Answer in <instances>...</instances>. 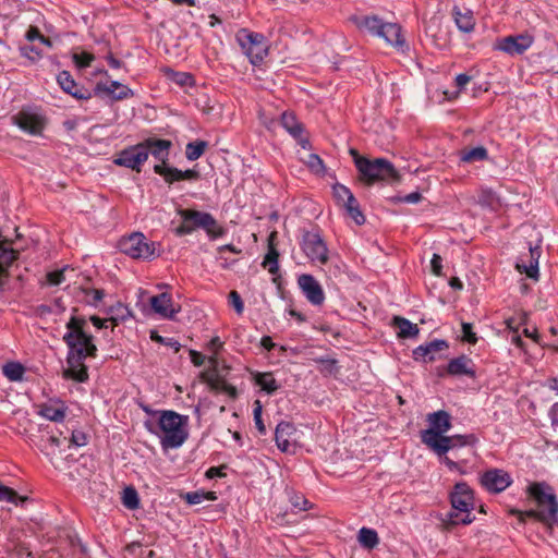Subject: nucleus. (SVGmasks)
Listing matches in <instances>:
<instances>
[{"mask_svg":"<svg viewBox=\"0 0 558 558\" xmlns=\"http://www.w3.org/2000/svg\"><path fill=\"white\" fill-rule=\"evenodd\" d=\"M77 307L72 308V316L65 325L66 332L62 337L63 342L68 347V368L63 371V378L72 379L76 383H86L89 375L85 360L87 357H97L98 349L94 342V336L85 330L87 325L86 318L77 316Z\"/></svg>","mask_w":558,"mask_h":558,"instance_id":"obj_1","label":"nucleus"},{"mask_svg":"<svg viewBox=\"0 0 558 558\" xmlns=\"http://www.w3.org/2000/svg\"><path fill=\"white\" fill-rule=\"evenodd\" d=\"M170 146L171 142L168 140L148 138L120 151L114 158V163L141 172L143 165L151 157L153 169L157 174H196L192 170L182 171L168 167Z\"/></svg>","mask_w":558,"mask_h":558,"instance_id":"obj_2","label":"nucleus"},{"mask_svg":"<svg viewBox=\"0 0 558 558\" xmlns=\"http://www.w3.org/2000/svg\"><path fill=\"white\" fill-rule=\"evenodd\" d=\"M146 429L160 437L163 449L181 447L189 437V416L172 410L159 411L157 425L150 421L144 423Z\"/></svg>","mask_w":558,"mask_h":558,"instance_id":"obj_3","label":"nucleus"},{"mask_svg":"<svg viewBox=\"0 0 558 558\" xmlns=\"http://www.w3.org/2000/svg\"><path fill=\"white\" fill-rule=\"evenodd\" d=\"M178 213L182 222L175 229L177 235L190 234L198 228L205 230L210 239H218L226 234V229L209 213L194 209H180Z\"/></svg>","mask_w":558,"mask_h":558,"instance_id":"obj_4","label":"nucleus"},{"mask_svg":"<svg viewBox=\"0 0 558 558\" xmlns=\"http://www.w3.org/2000/svg\"><path fill=\"white\" fill-rule=\"evenodd\" d=\"M351 20L357 28L384 38L391 46L397 48L404 46L401 27L396 23H385L376 15L353 16Z\"/></svg>","mask_w":558,"mask_h":558,"instance_id":"obj_5","label":"nucleus"},{"mask_svg":"<svg viewBox=\"0 0 558 558\" xmlns=\"http://www.w3.org/2000/svg\"><path fill=\"white\" fill-rule=\"evenodd\" d=\"M529 498L533 499L538 509H543L547 517L558 520V499L554 488L546 482H533L526 487Z\"/></svg>","mask_w":558,"mask_h":558,"instance_id":"obj_6","label":"nucleus"},{"mask_svg":"<svg viewBox=\"0 0 558 558\" xmlns=\"http://www.w3.org/2000/svg\"><path fill=\"white\" fill-rule=\"evenodd\" d=\"M118 247L123 254L132 258L148 259L158 256L156 243L149 242L141 232H134L128 238H122Z\"/></svg>","mask_w":558,"mask_h":558,"instance_id":"obj_7","label":"nucleus"},{"mask_svg":"<svg viewBox=\"0 0 558 558\" xmlns=\"http://www.w3.org/2000/svg\"><path fill=\"white\" fill-rule=\"evenodd\" d=\"M236 40L252 64L262 62L268 52V47L262 34L243 28L236 33Z\"/></svg>","mask_w":558,"mask_h":558,"instance_id":"obj_8","label":"nucleus"},{"mask_svg":"<svg viewBox=\"0 0 558 558\" xmlns=\"http://www.w3.org/2000/svg\"><path fill=\"white\" fill-rule=\"evenodd\" d=\"M360 174H399L400 169L386 158H368L354 148L349 150Z\"/></svg>","mask_w":558,"mask_h":558,"instance_id":"obj_9","label":"nucleus"},{"mask_svg":"<svg viewBox=\"0 0 558 558\" xmlns=\"http://www.w3.org/2000/svg\"><path fill=\"white\" fill-rule=\"evenodd\" d=\"M301 248L304 254L312 260L319 264L328 262V248L318 232L303 231Z\"/></svg>","mask_w":558,"mask_h":558,"instance_id":"obj_10","label":"nucleus"},{"mask_svg":"<svg viewBox=\"0 0 558 558\" xmlns=\"http://www.w3.org/2000/svg\"><path fill=\"white\" fill-rule=\"evenodd\" d=\"M208 363L209 369L203 374V379L208 384L210 389L217 392H225L231 399H236V388L230 385L222 376L219 375V359L216 356H209Z\"/></svg>","mask_w":558,"mask_h":558,"instance_id":"obj_11","label":"nucleus"},{"mask_svg":"<svg viewBox=\"0 0 558 558\" xmlns=\"http://www.w3.org/2000/svg\"><path fill=\"white\" fill-rule=\"evenodd\" d=\"M481 485L490 494H499L506 490L513 480L509 472L502 469H489L480 477Z\"/></svg>","mask_w":558,"mask_h":558,"instance_id":"obj_12","label":"nucleus"},{"mask_svg":"<svg viewBox=\"0 0 558 558\" xmlns=\"http://www.w3.org/2000/svg\"><path fill=\"white\" fill-rule=\"evenodd\" d=\"M534 38L529 33H522L515 36H507L498 39L494 49L506 52L510 56L522 54L525 52L533 44Z\"/></svg>","mask_w":558,"mask_h":558,"instance_id":"obj_13","label":"nucleus"},{"mask_svg":"<svg viewBox=\"0 0 558 558\" xmlns=\"http://www.w3.org/2000/svg\"><path fill=\"white\" fill-rule=\"evenodd\" d=\"M450 504L453 510L469 512L474 508V493L465 483H457L450 493Z\"/></svg>","mask_w":558,"mask_h":558,"instance_id":"obj_14","label":"nucleus"},{"mask_svg":"<svg viewBox=\"0 0 558 558\" xmlns=\"http://www.w3.org/2000/svg\"><path fill=\"white\" fill-rule=\"evenodd\" d=\"M298 284L312 305L319 306L324 303L325 292L314 276L310 274L300 275L298 277Z\"/></svg>","mask_w":558,"mask_h":558,"instance_id":"obj_15","label":"nucleus"},{"mask_svg":"<svg viewBox=\"0 0 558 558\" xmlns=\"http://www.w3.org/2000/svg\"><path fill=\"white\" fill-rule=\"evenodd\" d=\"M427 421L429 422V428L421 432V439L426 437H435L438 434H445L449 432L452 427L451 424V415L445 411L439 410L427 415Z\"/></svg>","mask_w":558,"mask_h":558,"instance_id":"obj_16","label":"nucleus"},{"mask_svg":"<svg viewBox=\"0 0 558 558\" xmlns=\"http://www.w3.org/2000/svg\"><path fill=\"white\" fill-rule=\"evenodd\" d=\"M12 119L22 131L31 135H39L45 128L44 117L36 112L22 110Z\"/></svg>","mask_w":558,"mask_h":558,"instance_id":"obj_17","label":"nucleus"},{"mask_svg":"<svg viewBox=\"0 0 558 558\" xmlns=\"http://www.w3.org/2000/svg\"><path fill=\"white\" fill-rule=\"evenodd\" d=\"M541 257V247L529 245V253L520 256L515 264V268L521 272L525 274L529 278L537 280L538 272V259Z\"/></svg>","mask_w":558,"mask_h":558,"instance_id":"obj_18","label":"nucleus"},{"mask_svg":"<svg viewBox=\"0 0 558 558\" xmlns=\"http://www.w3.org/2000/svg\"><path fill=\"white\" fill-rule=\"evenodd\" d=\"M153 311L166 319H175V315L181 311V306L174 307L172 295L168 292L154 295L149 299Z\"/></svg>","mask_w":558,"mask_h":558,"instance_id":"obj_19","label":"nucleus"},{"mask_svg":"<svg viewBox=\"0 0 558 558\" xmlns=\"http://www.w3.org/2000/svg\"><path fill=\"white\" fill-rule=\"evenodd\" d=\"M296 434V428L290 422L281 421L275 430V441L278 449L282 452L292 453L294 452L295 439L292 438Z\"/></svg>","mask_w":558,"mask_h":558,"instance_id":"obj_20","label":"nucleus"},{"mask_svg":"<svg viewBox=\"0 0 558 558\" xmlns=\"http://www.w3.org/2000/svg\"><path fill=\"white\" fill-rule=\"evenodd\" d=\"M448 348L449 343L446 340L435 339L415 348L412 352L413 359L424 363L433 362L437 360V353L446 351Z\"/></svg>","mask_w":558,"mask_h":558,"instance_id":"obj_21","label":"nucleus"},{"mask_svg":"<svg viewBox=\"0 0 558 558\" xmlns=\"http://www.w3.org/2000/svg\"><path fill=\"white\" fill-rule=\"evenodd\" d=\"M445 372L450 376H468L470 378L476 377L475 364L471 357L465 354H461L458 357L451 359Z\"/></svg>","mask_w":558,"mask_h":558,"instance_id":"obj_22","label":"nucleus"},{"mask_svg":"<svg viewBox=\"0 0 558 558\" xmlns=\"http://www.w3.org/2000/svg\"><path fill=\"white\" fill-rule=\"evenodd\" d=\"M280 123L284 130L298 141L302 148L306 149L310 146L303 124L298 121L296 117L292 112H283Z\"/></svg>","mask_w":558,"mask_h":558,"instance_id":"obj_23","label":"nucleus"},{"mask_svg":"<svg viewBox=\"0 0 558 558\" xmlns=\"http://www.w3.org/2000/svg\"><path fill=\"white\" fill-rule=\"evenodd\" d=\"M96 90L110 96L114 100H122L133 95L132 90L117 81L110 83H98Z\"/></svg>","mask_w":558,"mask_h":558,"instance_id":"obj_24","label":"nucleus"},{"mask_svg":"<svg viewBox=\"0 0 558 558\" xmlns=\"http://www.w3.org/2000/svg\"><path fill=\"white\" fill-rule=\"evenodd\" d=\"M421 441L439 457L445 456L449 450L454 448V445H452V436H446L445 434H438V436L435 437H426L421 439Z\"/></svg>","mask_w":558,"mask_h":558,"instance_id":"obj_25","label":"nucleus"},{"mask_svg":"<svg viewBox=\"0 0 558 558\" xmlns=\"http://www.w3.org/2000/svg\"><path fill=\"white\" fill-rule=\"evenodd\" d=\"M279 256H280V254H279L277 247H269V250H267V253L264 256V259L262 262V267L268 269V271L274 276L272 282L278 287V289L281 288Z\"/></svg>","mask_w":558,"mask_h":558,"instance_id":"obj_26","label":"nucleus"},{"mask_svg":"<svg viewBox=\"0 0 558 558\" xmlns=\"http://www.w3.org/2000/svg\"><path fill=\"white\" fill-rule=\"evenodd\" d=\"M392 326L398 328L397 336L400 339H411L417 337L420 329L416 324L401 316H393Z\"/></svg>","mask_w":558,"mask_h":558,"instance_id":"obj_27","label":"nucleus"},{"mask_svg":"<svg viewBox=\"0 0 558 558\" xmlns=\"http://www.w3.org/2000/svg\"><path fill=\"white\" fill-rule=\"evenodd\" d=\"M57 82L65 93L72 95L73 97H75L77 99L89 98V95H87L82 89L76 88V83L69 72H66V71L60 72L59 75L57 76Z\"/></svg>","mask_w":558,"mask_h":558,"instance_id":"obj_28","label":"nucleus"},{"mask_svg":"<svg viewBox=\"0 0 558 558\" xmlns=\"http://www.w3.org/2000/svg\"><path fill=\"white\" fill-rule=\"evenodd\" d=\"M66 439L68 438L65 436L61 438L60 436L53 434L48 436H41L39 444L37 446L44 454L52 458L53 456L57 454L58 449Z\"/></svg>","mask_w":558,"mask_h":558,"instance_id":"obj_29","label":"nucleus"},{"mask_svg":"<svg viewBox=\"0 0 558 558\" xmlns=\"http://www.w3.org/2000/svg\"><path fill=\"white\" fill-rule=\"evenodd\" d=\"M253 380L256 386H259L262 390L267 392L268 395H274L279 388L280 385L275 379L272 373H253Z\"/></svg>","mask_w":558,"mask_h":558,"instance_id":"obj_30","label":"nucleus"},{"mask_svg":"<svg viewBox=\"0 0 558 558\" xmlns=\"http://www.w3.org/2000/svg\"><path fill=\"white\" fill-rule=\"evenodd\" d=\"M452 14L454 17V22L460 31L465 33H470L471 31H473L475 22L470 10L464 9L462 11L460 8L454 7Z\"/></svg>","mask_w":558,"mask_h":558,"instance_id":"obj_31","label":"nucleus"},{"mask_svg":"<svg viewBox=\"0 0 558 558\" xmlns=\"http://www.w3.org/2000/svg\"><path fill=\"white\" fill-rule=\"evenodd\" d=\"M509 513L511 515H525L526 518L534 519V520L545 523V524H553L558 521L554 517H547L546 512L543 509H538V508H537V510L530 509V510H524V511L512 508L509 510Z\"/></svg>","mask_w":558,"mask_h":558,"instance_id":"obj_32","label":"nucleus"},{"mask_svg":"<svg viewBox=\"0 0 558 558\" xmlns=\"http://www.w3.org/2000/svg\"><path fill=\"white\" fill-rule=\"evenodd\" d=\"M107 313L110 315L109 322H111L113 326H118L120 323H124L132 316L131 310L121 302L110 306Z\"/></svg>","mask_w":558,"mask_h":558,"instance_id":"obj_33","label":"nucleus"},{"mask_svg":"<svg viewBox=\"0 0 558 558\" xmlns=\"http://www.w3.org/2000/svg\"><path fill=\"white\" fill-rule=\"evenodd\" d=\"M487 156V149L484 146L465 147L460 151V160L468 163L485 160Z\"/></svg>","mask_w":558,"mask_h":558,"instance_id":"obj_34","label":"nucleus"},{"mask_svg":"<svg viewBox=\"0 0 558 558\" xmlns=\"http://www.w3.org/2000/svg\"><path fill=\"white\" fill-rule=\"evenodd\" d=\"M66 407L60 402V407L43 404L39 414L52 422H62L65 417Z\"/></svg>","mask_w":558,"mask_h":558,"instance_id":"obj_35","label":"nucleus"},{"mask_svg":"<svg viewBox=\"0 0 558 558\" xmlns=\"http://www.w3.org/2000/svg\"><path fill=\"white\" fill-rule=\"evenodd\" d=\"M345 216H350L356 225L365 222V216L360 209V204L353 194H349V203L341 208Z\"/></svg>","mask_w":558,"mask_h":558,"instance_id":"obj_36","label":"nucleus"},{"mask_svg":"<svg viewBox=\"0 0 558 558\" xmlns=\"http://www.w3.org/2000/svg\"><path fill=\"white\" fill-rule=\"evenodd\" d=\"M359 543L366 549H373L379 543L378 534L375 530L368 527H362L359 531Z\"/></svg>","mask_w":558,"mask_h":558,"instance_id":"obj_37","label":"nucleus"},{"mask_svg":"<svg viewBox=\"0 0 558 558\" xmlns=\"http://www.w3.org/2000/svg\"><path fill=\"white\" fill-rule=\"evenodd\" d=\"M2 372L11 381H20L25 373L24 366L20 362H8L3 365Z\"/></svg>","mask_w":558,"mask_h":558,"instance_id":"obj_38","label":"nucleus"},{"mask_svg":"<svg viewBox=\"0 0 558 558\" xmlns=\"http://www.w3.org/2000/svg\"><path fill=\"white\" fill-rule=\"evenodd\" d=\"M121 500L129 510H136L140 507L138 493L133 486H128L123 489Z\"/></svg>","mask_w":558,"mask_h":558,"instance_id":"obj_39","label":"nucleus"},{"mask_svg":"<svg viewBox=\"0 0 558 558\" xmlns=\"http://www.w3.org/2000/svg\"><path fill=\"white\" fill-rule=\"evenodd\" d=\"M207 148L208 142L206 141L197 140L191 142L185 147V156L189 160H196L205 153Z\"/></svg>","mask_w":558,"mask_h":558,"instance_id":"obj_40","label":"nucleus"},{"mask_svg":"<svg viewBox=\"0 0 558 558\" xmlns=\"http://www.w3.org/2000/svg\"><path fill=\"white\" fill-rule=\"evenodd\" d=\"M349 194H353L349 187L343 184L335 183L332 184V196L336 204L342 208L344 205L349 203Z\"/></svg>","mask_w":558,"mask_h":558,"instance_id":"obj_41","label":"nucleus"},{"mask_svg":"<svg viewBox=\"0 0 558 558\" xmlns=\"http://www.w3.org/2000/svg\"><path fill=\"white\" fill-rule=\"evenodd\" d=\"M301 159L306 165L307 170L314 174H319L325 170L323 160L316 154L307 153V155L301 157Z\"/></svg>","mask_w":558,"mask_h":558,"instance_id":"obj_42","label":"nucleus"},{"mask_svg":"<svg viewBox=\"0 0 558 558\" xmlns=\"http://www.w3.org/2000/svg\"><path fill=\"white\" fill-rule=\"evenodd\" d=\"M25 500H27V498L20 496L13 488L0 484V501L11 502L17 506Z\"/></svg>","mask_w":558,"mask_h":558,"instance_id":"obj_43","label":"nucleus"},{"mask_svg":"<svg viewBox=\"0 0 558 558\" xmlns=\"http://www.w3.org/2000/svg\"><path fill=\"white\" fill-rule=\"evenodd\" d=\"M477 203L482 206L494 208L498 205L499 199L493 190L481 189L477 195Z\"/></svg>","mask_w":558,"mask_h":558,"instance_id":"obj_44","label":"nucleus"},{"mask_svg":"<svg viewBox=\"0 0 558 558\" xmlns=\"http://www.w3.org/2000/svg\"><path fill=\"white\" fill-rule=\"evenodd\" d=\"M464 514L461 515L460 513L458 512H454V511H450L448 514H447V522L448 524L450 525H458V524H470L474 521L475 517L471 514V511L469 512H463Z\"/></svg>","mask_w":558,"mask_h":558,"instance_id":"obj_45","label":"nucleus"},{"mask_svg":"<svg viewBox=\"0 0 558 558\" xmlns=\"http://www.w3.org/2000/svg\"><path fill=\"white\" fill-rule=\"evenodd\" d=\"M150 339L154 342L172 348L175 353L179 352L181 349V344L178 340H175L174 338L162 337L156 330L150 331Z\"/></svg>","mask_w":558,"mask_h":558,"instance_id":"obj_46","label":"nucleus"},{"mask_svg":"<svg viewBox=\"0 0 558 558\" xmlns=\"http://www.w3.org/2000/svg\"><path fill=\"white\" fill-rule=\"evenodd\" d=\"M478 441V438L475 434H466V435H452V445L454 448L457 447H465V446H475Z\"/></svg>","mask_w":558,"mask_h":558,"instance_id":"obj_47","label":"nucleus"},{"mask_svg":"<svg viewBox=\"0 0 558 558\" xmlns=\"http://www.w3.org/2000/svg\"><path fill=\"white\" fill-rule=\"evenodd\" d=\"M262 413H263V405L259 400H256L254 402V409H253L254 423H255V426H256L257 430L259 432V434L265 435L266 426L263 422Z\"/></svg>","mask_w":558,"mask_h":558,"instance_id":"obj_48","label":"nucleus"},{"mask_svg":"<svg viewBox=\"0 0 558 558\" xmlns=\"http://www.w3.org/2000/svg\"><path fill=\"white\" fill-rule=\"evenodd\" d=\"M471 81V76L466 75V74H459L457 75L456 77V86L459 88V90L457 92H453V93H449V92H446L445 95L447 96V98L449 100L451 99H454L459 96V93L462 88H464Z\"/></svg>","mask_w":558,"mask_h":558,"instance_id":"obj_49","label":"nucleus"},{"mask_svg":"<svg viewBox=\"0 0 558 558\" xmlns=\"http://www.w3.org/2000/svg\"><path fill=\"white\" fill-rule=\"evenodd\" d=\"M462 341L470 344L477 342V336L473 331V325L471 323H462Z\"/></svg>","mask_w":558,"mask_h":558,"instance_id":"obj_50","label":"nucleus"},{"mask_svg":"<svg viewBox=\"0 0 558 558\" xmlns=\"http://www.w3.org/2000/svg\"><path fill=\"white\" fill-rule=\"evenodd\" d=\"M228 300L236 314L241 315L244 311V303L241 295L235 290H232L228 295Z\"/></svg>","mask_w":558,"mask_h":558,"instance_id":"obj_51","label":"nucleus"},{"mask_svg":"<svg viewBox=\"0 0 558 558\" xmlns=\"http://www.w3.org/2000/svg\"><path fill=\"white\" fill-rule=\"evenodd\" d=\"M26 38L29 41L39 40L41 44L51 47L50 39L41 35L37 27H29L28 31L26 32Z\"/></svg>","mask_w":558,"mask_h":558,"instance_id":"obj_52","label":"nucleus"},{"mask_svg":"<svg viewBox=\"0 0 558 558\" xmlns=\"http://www.w3.org/2000/svg\"><path fill=\"white\" fill-rule=\"evenodd\" d=\"M392 199L396 203L416 204L422 199V194L420 192L415 191V192L409 193L407 195H397Z\"/></svg>","mask_w":558,"mask_h":558,"instance_id":"obj_53","label":"nucleus"},{"mask_svg":"<svg viewBox=\"0 0 558 558\" xmlns=\"http://www.w3.org/2000/svg\"><path fill=\"white\" fill-rule=\"evenodd\" d=\"M82 291L86 294L93 295V300L88 301L89 305L97 306L98 302H100L105 298V290L104 289H88L83 288Z\"/></svg>","mask_w":558,"mask_h":558,"instance_id":"obj_54","label":"nucleus"},{"mask_svg":"<svg viewBox=\"0 0 558 558\" xmlns=\"http://www.w3.org/2000/svg\"><path fill=\"white\" fill-rule=\"evenodd\" d=\"M88 436L83 430H72L70 442L76 447L87 445Z\"/></svg>","mask_w":558,"mask_h":558,"instance_id":"obj_55","label":"nucleus"},{"mask_svg":"<svg viewBox=\"0 0 558 558\" xmlns=\"http://www.w3.org/2000/svg\"><path fill=\"white\" fill-rule=\"evenodd\" d=\"M73 59L78 68H86L94 60V56L84 51L81 53H74Z\"/></svg>","mask_w":558,"mask_h":558,"instance_id":"obj_56","label":"nucleus"},{"mask_svg":"<svg viewBox=\"0 0 558 558\" xmlns=\"http://www.w3.org/2000/svg\"><path fill=\"white\" fill-rule=\"evenodd\" d=\"M182 499L189 505H198L203 502V490L187 492L181 495Z\"/></svg>","mask_w":558,"mask_h":558,"instance_id":"obj_57","label":"nucleus"},{"mask_svg":"<svg viewBox=\"0 0 558 558\" xmlns=\"http://www.w3.org/2000/svg\"><path fill=\"white\" fill-rule=\"evenodd\" d=\"M64 270L65 269H60V270H54V271L48 272L46 276L48 284H50V286L61 284L65 279Z\"/></svg>","mask_w":558,"mask_h":558,"instance_id":"obj_58","label":"nucleus"},{"mask_svg":"<svg viewBox=\"0 0 558 558\" xmlns=\"http://www.w3.org/2000/svg\"><path fill=\"white\" fill-rule=\"evenodd\" d=\"M223 341L219 337H214L207 343L206 348L211 352L210 356H216L218 359L219 352L223 349Z\"/></svg>","mask_w":558,"mask_h":558,"instance_id":"obj_59","label":"nucleus"},{"mask_svg":"<svg viewBox=\"0 0 558 558\" xmlns=\"http://www.w3.org/2000/svg\"><path fill=\"white\" fill-rule=\"evenodd\" d=\"M290 501L292 504V507L298 510H306L310 505L308 500L304 496H301V495H293L290 498Z\"/></svg>","mask_w":558,"mask_h":558,"instance_id":"obj_60","label":"nucleus"},{"mask_svg":"<svg viewBox=\"0 0 558 558\" xmlns=\"http://www.w3.org/2000/svg\"><path fill=\"white\" fill-rule=\"evenodd\" d=\"M442 258L438 254H434L430 260L432 272L435 276H441Z\"/></svg>","mask_w":558,"mask_h":558,"instance_id":"obj_61","label":"nucleus"},{"mask_svg":"<svg viewBox=\"0 0 558 558\" xmlns=\"http://www.w3.org/2000/svg\"><path fill=\"white\" fill-rule=\"evenodd\" d=\"M190 357L191 362L197 367L202 366L207 359L203 353L196 350H190Z\"/></svg>","mask_w":558,"mask_h":558,"instance_id":"obj_62","label":"nucleus"},{"mask_svg":"<svg viewBox=\"0 0 558 558\" xmlns=\"http://www.w3.org/2000/svg\"><path fill=\"white\" fill-rule=\"evenodd\" d=\"M225 469H226V465H222V466H211V468H209L207 470L206 476L208 478L223 477V476H226V473L223 472Z\"/></svg>","mask_w":558,"mask_h":558,"instance_id":"obj_63","label":"nucleus"},{"mask_svg":"<svg viewBox=\"0 0 558 558\" xmlns=\"http://www.w3.org/2000/svg\"><path fill=\"white\" fill-rule=\"evenodd\" d=\"M34 312H35L36 316H38L40 318H44L47 315L53 313V308L51 306H49V305L40 304V305L35 307Z\"/></svg>","mask_w":558,"mask_h":558,"instance_id":"obj_64","label":"nucleus"}]
</instances>
